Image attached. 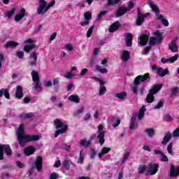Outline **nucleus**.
Instances as JSON below:
<instances>
[{
    "label": "nucleus",
    "instance_id": "f257e3e1",
    "mask_svg": "<svg viewBox=\"0 0 179 179\" xmlns=\"http://www.w3.org/2000/svg\"><path fill=\"white\" fill-rule=\"evenodd\" d=\"M17 139L20 146H24L26 143L31 142L32 141H38L41 139V135H28L24 133V124H21L16 129Z\"/></svg>",
    "mask_w": 179,
    "mask_h": 179
},
{
    "label": "nucleus",
    "instance_id": "f03ea898",
    "mask_svg": "<svg viewBox=\"0 0 179 179\" xmlns=\"http://www.w3.org/2000/svg\"><path fill=\"white\" fill-rule=\"evenodd\" d=\"M53 125L55 128L57 129L55 132V138H57L59 134H66V132H68V124H66L65 122H63L60 119L55 120Z\"/></svg>",
    "mask_w": 179,
    "mask_h": 179
},
{
    "label": "nucleus",
    "instance_id": "7ed1b4c3",
    "mask_svg": "<svg viewBox=\"0 0 179 179\" xmlns=\"http://www.w3.org/2000/svg\"><path fill=\"white\" fill-rule=\"evenodd\" d=\"M54 5H55V0H52V1L48 4L45 0H39L38 6L37 8L38 15H45L50 8H52Z\"/></svg>",
    "mask_w": 179,
    "mask_h": 179
},
{
    "label": "nucleus",
    "instance_id": "20e7f679",
    "mask_svg": "<svg viewBox=\"0 0 179 179\" xmlns=\"http://www.w3.org/2000/svg\"><path fill=\"white\" fill-rule=\"evenodd\" d=\"M150 6L152 10L155 11L156 16H157V20H160L165 27H169V20H167L166 18H164V16L163 15H160V11L159 10V8L155 3H150Z\"/></svg>",
    "mask_w": 179,
    "mask_h": 179
},
{
    "label": "nucleus",
    "instance_id": "39448f33",
    "mask_svg": "<svg viewBox=\"0 0 179 179\" xmlns=\"http://www.w3.org/2000/svg\"><path fill=\"white\" fill-rule=\"evenodd\" d=\"M150 78L149 73H145L143 76H138L134 79V86L131 87V90L134 94H136V92H138V86H139V83L141 82H146L147 80H148Z\"/></svg>",
    "mask_w": 179,
    "mask_h": 179
},
{
    "label": "nucleus",
    "instance_id": "423d86ee",
    "mask_svg": "<svg viewBox=\"0 0 179 179\" xmlns=\"http://www.w3.org/2000/svg\"><path fill=\"white\" fill-rule=\"evenodd\" d=\"M162 87L163 85L162 84H157L155 85L152 89L150 90V92L145 99V103H153V101H155V96H153V94H156V92H159Z\"/></svg>",
    "mask_w": 179,
    "mask_h": 179
},
{
    "label": "nucleus",
    "instance_id": "0eeeda50",
    "mask_svg": "<svg viewBox=\"0 0 179 179\" xmlns=\"http://www.w3.org/2000/svg\"><path fill=\"white\" fill-rule=\"evenodd\" d=\"M153 34L155 38L152 36L150 38V45H155V44H159V43H161L163 40V34L161 33L160 31L157 30L153 32Z\"/></svg>",
    "mask_w": 179,
    "mask_h": 179
},
{
    "label": "nucleus",
    "instance_id": "6e6552de",
    "mask_svg": "<svg viewBox=\"0 0 179 179\" xmlns=\"http://www.w3.org/2000/svg\"><path fill=\"white\" fill-rule=\"evenodd\" d=\"M3 152L7 156L12 155V150L9 145H0V160H3Z\"/></svg>",
    "mask_w": 179,
    "mask_h": 179
},
{
    "label": "nucleus",
    "instance_id": "1a4fd4ad",
    "mask_svg": "<svg viewBox=\"0 0 179 179\" xmlns=\"http://www.w3.org/2000/svg\"><path fill=\"white\" fill-rule=\"evenodd\" d=\"M105 134L106 131H104V127L102 124H99L98 126L97 138L101 145H104V142H106V139L104 138Z\"/></svg>",
    "mask_w": 179,
    "mask_h": 179
},
{
    "label": "nucleus",
    "instance_id": "9d476101",
    "mask_svg": "<svg viewBox=\"0 0 179 179\" xmlns=\"http://www.w3.org/2000/svg\"><path fill=\"white\" fill-rule=\"evenodd\" d=\"M137 19H136V24L137 26H141L145 20V17H147V16H150V13H146L145 14H142L141 13V10L138 8L137 10Z\"/></svg>",
    "mask_w": 179,
    "mask_h": 179
},
{
    "label": "nucleus",
    "instance_id": "9b49d317",
    "mask_svg": "<svg viewBox=\"0 0 179 179\" xmlns=\"http://www.w3.org/2000/svg\"><path fill=\"white\" fill-rule=\"evenodd\" d=\"M159 171V164H149L148 166V172L151 176H155L156 173Z\"/></svg>",
    "mask_w": 179,
    "mask_h": 179
},
{
    "label": "nucleus",
    "instance_id": "f8f14e48",
    "mask_svg": "<svg viewBox=\"0 0 179 179\" xmlns=\"http://www.w3.org/2000/svg\"><path fill=\"white\" fill-rule=\"evenodd\" d=\"M120 58L124 64H127L129 61V58H131V53L128 50H122L120 54Z\"/></svg>",
    "mask_w": 179,
    "mask_h": 179
},
{
    "label": "nucleus",
    "instance_id": "ddd939ff",
    "mask_svg": "<svg viewBox=\"0 0 179 179\" xmlns=\"http://www.w3.org/2000/svg\"><path fill=\"white\" fill-rule=\"evenodd\" d=\"M84 18L85 20L80 22L81 26L85 27L87 26L90 23V20L92 19V13L87 11L84 13Z\"/></svg>",
    "mask_w": 179,
    "mask_h": 179
},
{
    "label": "nucleus",
    "instance_id": "4468645a",
    "mask_svg": "<svg viewBox=\"0 0 179 179\" xmlns=\"http://www.w3.org/2000/svg\"><path fill=\"white\" fill-rule=\"evenodd\" d=\"M26 15V9L22 8L20 12L15 15L14 20L15 22H20Z\"/></svg>",
    "mask_w": 179,
    "mask_h": 179
},
{
    "label": "nucleus",
    "instance_id": "2eb2a0df",
    "mask_svg": "<svg viewBox=\"0 0 179 179\" xmlns=\"http://www.w3.org/2000/svg\"><path fill=\"white\" fill-rule=\"evenodd\" d=\"M128 12V8L124 6H120L115 13L116 17H121V16H124L125 13Z\"/></svg>",
    "mask_w": 179,
    "mask_h": 179
},
{
    "label": "nucleus",
    "instance_id": "dca6fc26",
    "mask_svg": "<svg viewBox=\"0 0 179 179\" xmlns=\"http://www.w3.org/2000/svg\"><path fill=\"white\" fill-rule=\"evenodd\" d=\"M171 177H178L179 176V166L174 167V165H171L170 169Z\"/></svg>",
    "mask_w": 179,
    "mask_h": 179
},
{
    "label": "nucleus",
    "instance_id": "f3484780",
    "mask_svg": "<svg viewBox=\"0 0 179 179\" xmlns=\"http://www.w3.org/2000/svg\"><path fill=\"white\" fill-rule=\"evenodd\" d=\"M177 59H178V55H176L169 59L162 58L161 62H162V64H167L168 62H169V64H173V62H176Z\"/></svg>",
    "mask_w": 179,
    "mask_h": 179
},
{
    "label": "nucleus",
    "instance_id": "a211bd4d",
    "mask_svg": "<svg viewBox=\"0 0 179 179\" xmlns=\"http://www.w3.org/2000/svg\"><path fill=\"white\" fill-rule=\"evenodd\" d=\"M169 48L172 52H178V45H177V42H176V41H172L169 44Z\"/></svg>",
    "mask_w": 179,
    "mask_h": 179
},
{
    "label": "nucleus",
    "instance_id": "6ab92c4d",
    "mask_svg": "<svg viewBox=\"0 0 179 179\" xmlns=\"http://www.w3.org/2000/svg\"><path fill=\"white\" fill-rule=\"evenodd\" d=\"M34 152H36V148L33 146L27 147L24 150V153L26 156H30L31 155H34Z\"/></svg>",
    "mask_w": 179,
    "mask_h": 179
},
{
    "label": "nucleus",
    "instance_id": "aec40b11",
    "mask_svg": "<svg viewBox=\"0 0 179 179\" xmlns=\"http://www.w3.org/2000/svg\"><path fill=\"white\" fill-rule=\"evenodd\" d=\"M35 164L36 170L40 171L43 167V158L41 157H37Z\"/></svg>",
    "mask_w": 179,
    "mask_h": 179
},
{
    "label": "nucleus",
    "instance_id": "412c9836",
    "mask_svg": "<svg viewBox=\"0 0 179 179\" xmlns=\"http://www.w3.org/2000/svg\"><path fill=\"white\" fill-rule=\"evenodd\" d=\"M110 152H111V148L103 147L102 148L101 152L98 154V157L99 159H101L104 155H107L108 153H110Z\"/></svg>",
    "mask_w": 179,
    "mask_h": 179
},
{
    "label": "nucleus",
    "instance_id": "4be33fe9",
    "mask_svg": "<svg viewBox=\"0 0 179 179\" xmlns=\"http://www.w3.org/2000/svg\"><path fill=\"white\" fill-rule=\"evenodd\" d=\"M15 97L17 99H22L23 97V88L20 85L17 86Z\"/></svg>",
    "mask_w": 179,
    "mask_h": 179
},
{
    "label": "nucleus",
    "instance_id": "5701e85b",
    "mask_svg": "<svg viewBox=\"0 0 179 179\" xmlns=\"http://www.w3.org/2000/svg\"><path fill=\"white\" fill-rule=\"evenodd\" d=\"M173 134H171V133H166L164 136L163 141L162 142V145H167V143H169V142H170L171 140Z\"/></svg>",
    "mask_w": 179,
    "mask_h": 179
},
{
    "label": "nucleus",
    "instance_id": "b1692460",
    "mask_svg": "<svg viewBox=\"0 0 179 179\" xmlns=\"http://www.w3.org/2000/svg\"><path fill=\"white\" fill-rule=\"evenodd\" d=\"M69 101H71L72 103H76V104H78L80 103V99H79V96L76 95H70L68 97Z\"/></svg>",
    "mask_w": 179,
    "mask_h": 179
},
{
    "label": "nucleus",
    "instance_id": "393cba45",
    "mask_svg": "<svg viewBox=\"0 0 179 179\" xmlns=\"http://www.w3.org/2000/svg\"><path fill=\"white\" fill-rule=\"evenodd\" d=\"M132 38H133L132 34H127L126 35L125 40H126L127 47H131V45H132Z\"/></svg>",
    "mask_w": 179,
    "mask_h": 179
},
{
    "label": "nucleus",
    "instance_id": "a878e982",
    "mask_svg": "<svg viewBox=\"0 0 179 179\" xmlns=\"http://www.w3.org/2000/svg\"><path fill=\"white\" fill-rule=\"evenodd\" d=\"M157 73L159 75V76H166V75H167V73H169V69H166L164 70L162 68H157Z\"/></svg>",
    "mask_w": 179,
    "mask_h": 179
},
{
    "label": "nucleus",
    "instance_id": "bb28decb",
    "mask_svg": "<svg viewBox=\"0 0 179 179\" xmlns=\"http://www.w3.org/2000/svg\"><path fill=\"white\" fill-rule=\"evenodd\" d=\"M149 41V38L148 35H143L140 37V43L141 45H146L148 44V41Z\"/></svg>",
    "mask_w": 179,
    "mask_h": 179
},
{
    "label": "nucleus",
    "instance_id": "cd10ccee",
    "mask_svg": "<svg viewBox=\"0 0 179 179\" xmlns=\"http://www.w3.org/2000/svg\"><path fill=\"white\" fill-rule=\"evenodd\" d=\"M136 120V115H134L131 117V122H130V129H136L138 128V123H135Z\"/></svg>",
    "mask_w": 179,
    "mask_h": 179
},
{
    "label": "nucleus",
    "instance_id": "c85d7f7f",
    "mask_svg": "<svg viewBox=\"0 0 179 179\" xmlns=\"http://www.w3.org/2000/svg\"><path fill=\"white\" fill-rule=\"evenodd\" d=\"M94 68H95V70L97 72H99V73L104 74V73H108V69H107L106 68H101V66H100L99 65H96L94 66Z\"/></svg>",
    "mask_w": 179,
    "mask_h": 179
},
{
    "label": "nucleus",
    "instance_id": "c756f323",
    "mask_svg": "<svg viewBox=\"0 0 179 179\" xmlns=\"http://www.w3.org/2000/svg\"><path fill=\"white\" fill-rule=\"evenodd\" d=\"M17 45H19V43L8 41L6 43L5 47L6 48H15Z\"/></svg>",
    "mask_w": 179,
    "mask_h": 179
},
{
    "label": "nucleus",
    "instance_id": "7c9ffc66",
    "mask_svg": "<svg viewBox=\"0 0 179 179\" xmlns=\"http://www.w3.org/2000/svg\"><path fill=\"white\" fill-rule=\"evenodd\" d=\"M120 27V22H115L109 28L110 33H114Z\"/></svg>",
    "mask_w": 179,
    "mask_h": 179
},
{
    "label": "nucleus",
    "instance_id": "2f4dec72",
    "mask_svg": "<svg viewBox=\"0 0 179 179\" xmlns=\"http://www.w3.org/2000/svg\"><path fill=\"white\" fill-rule=\"evenodd\" d=\"M106 92H107V88L104 86V83H102L99 87V96H104Z\"/></svg>",
    "mask_w": 179,
    "mask_h": 179
},
{
    "label": "nucleus",
    "instance_id": "473e14b6",
    "mask_svg": "<svg viewBox=\"0 0 179 179\" xmlns=\"http://www.w3.org/2000/svg\"><path fill=\"white\" fill-rule=\"evenodd\" d=\"M145 111H146V108L145 106H143L138 112V120H142V118H143V115H145Z\"/></svg>",
    "mask_w": 179,
    "mask_h": 179
},
{
    "label": "nucleus",
    "instance_id": "72a5a7b5",
    "mask_svg": "<svg viewBox=\"0 0 179 179\" xmlns=\"http://www.w3.org/2000/svg\"><path fill=\"white\" fill-rule=\"evenodd\" d=\"M15 12H16V8H13L11 10H8L5 15L6 16H7L8 19H12Z\"/></svg>",
    "mask_w": 179,
    "mask_h": 179
},
{
    "label": "nucleus",
    "instance_id": "f704fd0d",
    "mask_svg": "<svg viewBox=\"0 0 179 179\" xmlns=\"http://www.w3.org/2000/svg\"><path fill=\"white\" fill-rule=\"evenodd\" d=\"M33 48H36V44L25 45L24 46V51H25V52H30Z\"/></svg>",
    "mask_w": 179,
    "mask_h": 179
},
{
    "label": "nucleus",
    "instance_id": "c9c22d12",
    "mask_svg": "<svg viewBox=\"0 0 179 179\" xmlns=\"http://www.w3.org/2000/svg\"><path fill=\"white\" fill-rule=\"evenodd\" d=\"M145 132L149 138H152V136H155V129H146Z\"/></svg>",
    "mask_w": 179,
    "mask_h": 179
},
{
    "label": "nucleus",
    "instance_id": "e433bc0d",
    "mask_svg": "<svg viewBox=\"0 0 179 179\" xmlns=\"http://www.w3.org/2000/svg\"><path fill=\"white\" fill-rule=\"evenodd\" d=\"M31 76H32L33 82H37L39 80L38 72H37L36 71H32Z\"/></svg>",
    "mask_w": 179,
    "mask_h": 179
},
{
    "label": "nucleus",
    "instance_id": "4c0bfd02",
    "mask_svg": "<svg viewBox=\"0 0 179 179\" xmlns=\"http://www.w3.org/2000/svg\"><path fill=\"white\" fill-rule=\"evenodd\" d=\"M92 141L90 140H86V139H83L80 141V143L82 146H84V148H87L90 145Z\"/></svg>",
    "mask_w": 179,
    "mask_h": 179
},
{
    "label": "nucleus",
    "instance_id": "58836bf2",
    "mask_svg": "<svg viewBox=\"0 0 179 179\" xmlns=\"http://www.w3.org/2000/svg\"><path fill=\"white\" fill-rule=\"evenodd\" d=\"M127 93L126 92H122L120 93H117L115 94V96L117 97V99H125V97H127Z\"/></svg>",
    "mask_w": 179,
    "mask_h": 179
},
{
    "label": "nucleus",
    "instance_id": "ea45409f",
    "mask_svg": "<svg viewBox=\"0 0 179 179\" xmlns=\"http://www.w3.org/2000/svg\"><path fill=\"white\" fill-rule=\"evenodd\" d=\"M76 75L72 72H67L64 74V78H66V79H72V78H75Z\"/></svg>",
    "mask_w": 179,
    "mask_h": 179
},
{
    "label": "nucleus",
    "instance_id": "a19ab883",
    "mask_svg": "<svg viewBox=\"0 0 179 179\" xmlns=\"http://www.w3.org/2000/svg\"><path fill=\"white\" fill-rule=\"evenodd\" d=\"M146 170V165H139L138 168V171L139 173V174H143V173H145V171Z\"/></svg>",
    "mask_w": 179,
    "mask_h": 179
},
{
    "label": "nucleus",
    "instance_id": "79ce46f5",
    "mask_svg": "<svg viewBox=\"0 0 179 179\" xmlns=\"http://www.w3.org/2000/svg\"><path fill=\"white\" fill-rule=\"evenodd\" d=\"M121 0H108V6H113V5H117Z\"/></svg>",
    "mask_w": 179,
    "mask_h": 179
},
{
    "label": "nucleus",
    "instance_id": "37998d69",
    "mask_svg": "<svg viewBox=\"0 0 179 179\" xmlns=\"http://www.w3.org/2000/svg\"><path fill=\"white\" fill-rule=\"evenodd\" d=\"M106 15H107V10L101 11L97 15L96 20H101V17L106 16Z\"/></svg>",
    "mask_w": 179,
    "mask_h": 179
},
{
    "label": "nucleus",
    "instance_id": "c03bdc74",
    "mask_svg": "<svg viewBox=\"0 0 179 179\" xmlns=\"http://www.w3.org/2000/svg\"><path fill=\"white\" fill-rule=\"evenodd\" d=\"M83 111H85V108L81 107L74 112V115L76 116L80 115L81 114H83Z\"/></svg>",
    "mask_w": 179,
    "mask_h": 179
},
{
    "label": "nucleus",
    "instance_id": "a18cd8bd",
    "mask_svg": "<svg viewBox=\"0 0 179 179\" xmlns=\"http://www.w3.org/2000/svg\"><path fill=\"white\" fill-rule=\"evenodd\" d=\"M84 157H85V155L83 153V151H80V157L78 160V163H79V164H83V160L85 159Z\"/></svg>",
    "mask_w": 179,
    "mask_h": 179
},
{
    "label": "nucleus",
    "instance_id": "49530a36",
    "mask_svg": "<svg viewBox=\"0 0 179 179\" xmlns=\"http://www.w3.org/2000/svg\"><path fill=\"white\" fill-rule=\"evenodd\" d=\"M64 48L67 51H73V45L71 43H67L64 45Z\"/></svg>",
    "mask_w": 179,
    "mask_h": 179
},
{
    "label": "nucleus",
    "instance_id": "de8ad7c7",
    "mask_svg": "<svg viewBox=\"0 0 179 179\" xmlns=\"http://www.w3.org/2000/svg\"><path fill=\"white\" fill-rule=\"evenodd\" d=\"M94 29V27L92 26L87 30V38H90V37L92 36V33H93Z\"/></svg>",
    "mask_w": 179,
    "mask_h": 179
},
{
    "label": "nucleus",
    "instance_id": "09e8293b",
    "mask_svg": "<svg viewBox=\"0 0 179 179\" xmlns=\"http://www.w3.org/2000/svg\"><path fill=\"white\" fill-rule=\"evenodd\" d=\"M34 83H35L34 89H36V90H41V85H40V80L34 81Z\"/></svg>",
    "mask_w": 179,
    "mask_h": 179
},
{
    "label": "nucleus",
    "instance_id": "8fccbe9b",
    "mask_svg": "<svg viewBox=\"0 0 179 179\" xmlns=\"http://www.w3.org/2000/svg\"><path fill=\"white\" fill-rule=\"evenodd\" d=\"M164 120H165V121L170 122L173 121V117H171V115H170V114H166L164 115Z\"/></svg>",
    "mask_w": 179,
    "mask_h": 179
},
{
    "label": "nucleus",
    "instance_id": "3c124183",
    "mask_svg": "<svg viewBox=\"0 0 179 179\" xmlns=\"http://www.w3.org/2000/svg\"><path fill=\"white\" fill-rule=\"evenodd\" d=\"M87 72H89V69H83L80 72V76L81 78H83V76H85V75H86V73H87Z\"/></svg>",
    "mask_w": 179,
    "mask_h": 179
},
{
    "label": "nucleus",
    "instance_id": "603ef678",
    "mask_svg": "<svg viewBox=\"0 0 179 179\" xmlns=\"http://www.w3.org/2000/svg\"><path fill=\"white\" fill-rule=\"evenodd\" d=\"M33 113H23L21 115V118H31Z\"/></svg>",
    "mask_w": 179,
    "mask_h": 179
},
{
    "label": "nucleus",
    "instance_id": "864d4df0",
    "mask_svg": "<svg viewBox=\"0 0 179 179\" xmlns=\"http://www.w3.org/2000/svg\"><path fill=\"white\" fill-rule=\"evenodd\" d=\"M167 152L169 153V155H171L173 153V143H170L167 147Z\"/></svg>",
    "mask_w": 179,
    "mask_h": 179
},
{
    "label": "nucleus",
    "instance_id": "5fc2aeb1",
    "mask_svg": "<svg viewBox=\"0 0 179 179\" xmlns=\"http://www.w3.org/2000/svg\"><path fill=\"white\" fill-rule=\"evenodd\" d=\"M160 160L161 162H169V157H167V156H166V155H164V153L162 152V154H161Z\"/></svg>",
    "mask_w": 179,
    "mask_h": 179
},
{
    "label": "nucleus",
    "instance_id": "6e6d98bb",
    "mask_svg": "<svg viewBox=\"0 0 179 179\" xmlns=\"http://www.w3.org/2000/svg\"><path fill=\"white\" fill-rule=\"evenodd\" d=\"M172 135L173 138H177V136H179V127L173 131Z\"/></svg>",
    "mask_w": 179,
    "mask_h": 179
},
{
    "label": "nucleus",
    "instance_id": "4d7b16f0",
    "mask_svg": "<svg viewBox=\"0 0 179 179\" xmlns=\"http://www.w3.org/2000/svg\"><path fill=\"white\" fill-rule=\"evenodd\" d=\"M163 106V101H160L155 106H154V108L156 110H159V108H162Z\"/></svg>",
    "mask_w": 179,
    "mask_h": 179
},
{
    "label": "nucleus",
    "instance_id": "13d9d810",
    "mask_svg": "<svg viewBox=\"0 0 179 179\" xmlns=\"http://www.w3.org/2000/svg\"><path fill=\"white\" fill-rule=\"evenodd\" d=\"M16 55L18 58L22 59L24 57V53L22 51H18L17 52Z\"/></svg>",
    "mask_w": 179,
    "mask_h": 179
},
{
    "label": "nucleus",
    "instance_id": "bf43d9fd",
    "mask_svg": "<svg viewBox=\"0 0 179 179\" xmlns=\"http://www.w3.org/2000/svg\"><path fill=\"white\" fill-rule=\"evenodd\" d=\"M96 150L92 149L90 159H94V157H96Z\"/></svg>",
    "mask_w": 179,
    "mask_h": 179
},
{
    "label": "nucleus",
    "instance_id": "052dcab7",
    "mask_svg": "<svg viewBox=\"0 0 179 179\" xmlns=\"http://www.w3.org/2000/svg\"><path fill=\"white\" fill-rule=\"evenodd\" d=\"M55 37H57L56 32H55L52 35L50 36V38L49 39V43H51L52 41H54V40H55Z\"/></svg>",
    "mask_w": 179,
    "mask_h": 179
},
{
    "label": "nucleus",
    "instance_id": "680f3d73",
    "mask_svg": "<svg viewBox=\"0 0 179 179\" xmlns=\"http://www.w3.org/2000/svg\"><path fill=\"white\" fill-rule=\"evenodd\" d=\"M179 93V88L178 87L172 89V94L174 96L175 94H178Z\"/></svg>",
    "mask_w": 179,
    "mask_h": 179
},
{
    "label": "nucleus",
    "instance_id": "e2e57ef3",
    "mask_svg": "<svg viewBox=\"0 0 179 179\" xmlns=\"http://www.w3.org/2000/svg\"><path fill=\"white\" fill-rule=\"evenodd\" d=\"M92 117V115L90 113H87L83 117L84 121H88V120H90V117Z\"/></svg>",
    "mask_w": 179,
    "mask_h": 179
},
{
    "label": "nucleus",
    "instance_id": "0e129e2a",
    "mask_svg": "<svg viewBox=\"0 0 179 179\" xmlns=\"http://www.w3.org/2000/svg\"><path fill=\"white\" fill-rule=\"evenodd\" d=\"M52 82L53 86H57V85H59V78H54Z\"/></svg>",
    "mask_w": 179,
    "mask_h": 179
},
{
    "label": "nucleus",
    "instance_id": "69168bd1",
    "mask_svg": "<svg viewBox=\"0 0 179 179\" xmlns=\"http://www.w3.org/2000/svg\"><path fill=\"white\" fill-rule=\"evenodd\" d=\"M64 168L66 169V170H69L70 164L68 161H66V160L64 161Z\"/></svg>",
    "mask_w": 179,
    "mask_h": 179
},
{
    "label": "nucleus",
    "instance_id": "338daca9",
    "mask_svg": "<svg viewBox=\"0 0 179 179\" xmlns=\"http://www.w3.org/2000/svg\"><path fill=\"white\" fill-rule=\"evenodd\" d=\"M58 178V174L57 173H52L50 175V179H57Z\"/></svg>",
    "mask_w": 179,
    "mask_h": 179
},
{
    "label": "nucleus",
    "instance_id": "774afa93",
    "mask_svg": "<svg viewBox=\"0 0 179 179\" xmlns=\"http://www.w3.org/2000/svg\"><path fill=\"white\" fill-rule=\"evenodd\" d=\"M143 150H147V152H151L152 149H150V147L148 145H145L143 147Z\"/></svg>",
    "mask_w": 179,
    "mask_h": 179
}]
</instances>
